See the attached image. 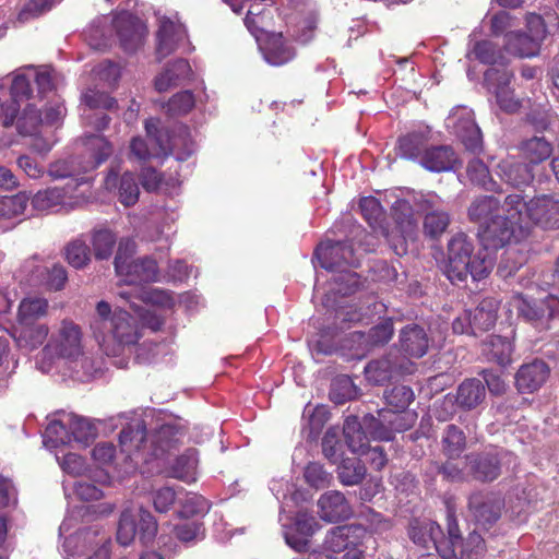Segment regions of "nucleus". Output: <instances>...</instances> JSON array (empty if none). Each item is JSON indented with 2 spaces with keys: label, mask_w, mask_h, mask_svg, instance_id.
Instances as JSON below:
<instances>
[{
  "label": "nucleus",
  "mask_w": 559,
  "mask_h": 559,
  "mask_svg": "<svg viewBox=\"0 0 559 559\" xmlns=\"http://www.w3.org/2000/svg\"><path fill=\"white\" fill-rule=\"evenodd\" d=\"M93 336L107 355L117 356L126 346L135 345L142 334L138 320L128 311L100 300L91 319Z\"/></svg>",
  "instance_id": "obj_1"
},
{
  "label": "nucleus",
  "mask_w": 559,
  "mask_h": 559,
  "mask_svg": "<svg viewBox=\"0 0 559 559\" xmlns=\"http://www.w3.org/2000/svg\"><path fill=\"white\" fill-rule=\"evenodd\" d=\"M502 210L526 225L528 235L533 226L559 229V197L557 194L543 193L526 200L523 193H510L503 200Z\"/></svg>",
  "instance_id": "obj_2"
},
{
  "label": "nucleus",
  "mask_w": 559,
  "mask_h": 559,
  "mask_svg": "<svg viewBox=\"0 0 559 559\" xmlns=\"http://www.w3.org/2000/svg\"><path fill=\"white\" fill-rule=\"evenodd\" d=\"M473 252V240L466 234L459 233L450 239L445 275L452 284L463 283L468 276L478 282L490 274L492 261Z\"/></svg>",
  "instance_id": "obj_3"
},
{
  "label": "nucleus",
  "mask_w": 559,
  "mask_h": 559,
  "mask_svg": "<svg viewBox=\"0 0 559 559\" xmlns=\"http://www.w3.org/2000/svg\"><path fill=\"white\" fill-rule=\"evenodd\" d=\"M502 211L503 215L496 214L478 228L477 236L486 250L497 251L512 240L519 242L528 237V227Z\"/></svg>",
  "instance_id": "obj_4"
},
{
  "label": "nucleus",
  "mask_w": 559,
  "mask_h": 559,
  "mask_svg": "<svg viewBox=\"0 0 559 559\" xmlns=\"http://www.w3.org/2000/svg\"><path fill=\"white\" fill-rule=\"evenodd\" d=\"M519 316L540 330H549L559 325V297L548 294L535 299L522 294L516 296Z\"/></svg>",
  "instance_id": "obj_5"
},
{
  "label": "nucleus",
  "mask_w": 559,
  "mask_h": 559,
  "mask_svg": "<svg viewBox=\"0 0 559 559\" xmlns=\"http://www.w3.org/2000/svg\"><path fill=\"white\" fill-rule=\"evenodd\" d=\"M513 78V72L506 67L489 68L484 73L486 87L495 94L499 108L507 114H514L522 106L521 99L515 97L514 90L510 86Z\"/></svg>",
  "instance_id": "obj_6"
},
{
  "label": "nucleus",
  "mask_w": 559,
  "mask_h": 559,
  "mask_svg": "<svg viewBox=\"0 0 559 559\" xmlns=\"http://www.w3.org/2000/svg\"><path fill=\"white\" fill-rule=\"evenodd\" d=\"M145 131L152 145L158 146L162 153H174L178 162L187 160L194 151V144L188 132L169 135L166 130L158 127V120H146Z\"/></svg>",
  "instance_id": "obj_7"
},
{
  "label": "nucleus",
  "mask_w": 559,
  "mask_h": 559,
  "mask_svg": "<svg viewBox=\"0 0 559 559\" xmlns=\"http://www.w3.org/2000/svg\"><path fill=\"white\" fill-rule=\"evenodd\" d=\"M447 127L467 151L479 153L483 150V134L471 109L463 107L452 111L447 119Z\"/></svg>",
  "instance_id": "obj_8"
},
{
  "label": "nucleus",
  "mask_w": 559,
  "mask_h": 559,
  "mask_svg": "<svg viewBox=\"0 0 559 559\" xmlns=\"http://www.w3.org/2000/svg\"><path fill=\"white\" fill-rule=\"evenodd\" d=\"M364 424L374 438L390 441L394 438L395 432H403L412 428L414 415L392 409H380L377 418L365 416Z\"/></svg>",
  "instance_id": "obj_9"
},
{
  "label": "nucleus",
  "mask_w": 559,
  "mask_h": 559,
  "mask_svg": "<svg viewBox=\"0 0 559 559\" xmlns=\"http://www.w3.org/2000/svg\"><path fill=\"white\" fill-rule=\"evenodd\" d=\"M316 255L321 266L329 271H346L347 267L357 266L353 246L347 241H329L316 249Z\"/></svg>",
  "instance_id": "obj_10"
},
{
  "label": "nucleus",
  "mask_w": 559,
  "mask_h": 559,
  "mask_svg": "<svg viewBox=\"0 0 559 559\" xmlns=\"http://www.w3.org/2000/svg\"><path fill=\"white\" fill-rule=\"evenodd\" d=\"M503 499L493 492H474L468 498V510L475 522L488 528L501 516Z\"/></svg>",
  "instance_id": "obj_11"
},
{
  "label": "nucleus",
  "mask_w": 559,
  "mask_h": 559,
  "mask_svg": "<svg viewBox=\"0 0 559 559\" xmlns=\"http://www.w3.org/2000/svg\"><path fill=\"white\" fill-rule=\"evenodd\" d=\"M367 536V530L360 524H345L334 526L328 531L323 540L326 551L340 554L348 549L361 547Z\"/></svg>",
  "instance_id": "obj_12"
},
{
  "label": "nucleus",
  "mask_w": 559,
  "mask_h": 559,
  "mask_svg": "<svg viewBox=\"0 0 559 559\" xmlns=\"http://www.w3.org/2000/svg\"><path fill=\"white\" fill-rule=\"evenodd\" d=\"M114 26L124 51L133 52L143 45L147 28L136 15L123 11L114 19Z\"/></svg>",
  "instance_id": "obj_13"
},
{
  "label": "nucleus",
  "mask_w": 559,
  "mask_h": 559,
  "mask_svg": "<svg viewBox=\"0 0 559 559\" xmlns=\"http://www.w3.org/2000/svg\"><path fill=\"white\" fill-rule=\"evenodd\" d=\"M121 451L130 459H141L150 462L147 430L144 420H134L128 424L119 433Z\"/></svg>",
  "instance_id": "obj_14"
},
{
  "label": "nucleus",
  "mask_w": 559,
  "mask_h": 559,
  "mask_svg": "<svg viewBox=\"0 0 559 559\" xmlns=\"http://www.w3.org/2000/svg\"><path fill=\"white\" fill-rule=\"evenodd\" d=\"M473 478L480 483H491L501 475V459L497 451L488 450L466 456Z\"/></svg>",
  "instance_id": "obj_15"
},
{
  "label": "nucleus",
  "mask_w": 559,
  "mask_h": 559,
  "mask_svg": "<svg viewBox=\"0 0 559 559\" xmlns=\"http://www.w3.org/2000/svg\"><path fill=\"white\" fill-rule=\"evenodd\" d=\"M392 216L402 233L399 242L392 248L397 255H404L407 252L406 238L412 237L417 230L412 204L405 199L396 200L392 205Z\"/></svg>",
  "instance_id": "obj_16"
},
{
  "label": "nucleus",
  "mask_w": 559,
  "mask_h": 559,
  "mask_svg": "<svg viewBox=\"0 0 559 559\" xmlns=\"http://www.w3.org/2000/svg\"><path fill=\"white\" fill-rule=\"evenodd\" d=\"M408 536L414 544L427 550L433 549L443 558L447 548L440 542V538L443 537V531L437 522L413 521L408 528Z\"/></svg>",
  "instance_id": "obj_17"
},
{
  "label": "nucleus",
  "mask_w": 559,
  "mask_h": 559,
  "mask_svg": "<svg viewBox=\"0 0 559 559\" xmlns=\"http://www.w3.org/2000/svg\"><path fill=\"white\" fill-rule=\"evenodd\" d=\"M320 518L330 523L347 520L353 509L343 492L330 490L321 495L318 500Z\"/></svg>",
  "instance_id": "obj_18"
},
{
  "label": "nucleus",
  "mask_w": 559,
  "mask_h": 559,
  "mask_svg": "<svg viewBox=\"0 0 559 559\" xmlns=\"http://www.w3.org/2000/svg\"><path fill=\"white\" fill-rule=\"evenodd\" d=\"M550 373L548 365L539 359L521 366L515 374V386L520 393H534L546 382Z\"/></svg>",
  "instance_id": "obj_19"
},
{
  "label": "nucleus",
  "mask_w": 559,
  "mask_h": 559,
  "mask_svg": "<svg viewBox=\"0 0 559 559\" xmlns=\"http://www.w3.org/2000/svg\"><path fill=\"white\" fill-rule=\"evenodd\" d=\"M496 173L502 181L514 188L530 186L535 177L533 167L528 163L518 160L515 157H507L500 160Z\"/></svg>",
  "instance_id": "obj_20"
},
{
  "label": "nucleus",
  "mask_w": 559,
  "mask_h": 559,
  "mask_svg": "<svg viewBox=\"0 0 559 559\" xmlns=\"http://www.w3.org/2000/svg\"><path fill=\"white\" fill-rule=\"evenodd\" d=\"M459 163V157L450 145L427 146L419 159V165L432 173L452 170Z\"/></svg>",
  "instance_id": "obj_21"
},
{
  "label": "nucleus",
  "mask_w": 559,
  "mask_h": 559,
  "mask_svg": "<svg viewBox=\"0 0 559 559\" xmlns=\"http://www.w3.org/2000/svg\"><path fill=\"white\" fill-rule=\"evenodd\" d=\"M118 185V199L126 207L133 206L140 195V188L133 173L126 171L120 178L118 173L110 170L105 178V188L112 190Z\"/></svg>",
  "instance_id": "obj_22"
},
{
  "label": "nucleus",
  "mask_w": 559,
  "mask_h": 559,
  "mask_svg": "<svg viewBox=\"0 0 559 559\" xmlns=\"http://www.w3.org/2000/svg\"><path fill=\"white\" fill-rule=\"evenodd\" d=\"M399 341L401 350L409 357L420 358L429 348V337L425 329L415 323L401 330Z\"/></svg>",
  "instance_id": "obj_23"
},
{
  "label": "nucleus",
  "mask_w": 559,
  "mask_h": 559,
  "mask_svg": "<svg viewBox=\"0 0 559 559\" xmlns=\"http://www.w3.org/2000/svg\"><path fill=\"white\" fill-rule=\"evenodd\" d=\"M81 343V328L71 320H62L57 337L58 354L66 358L79 356L82 350Z\"/></svg>",
  "instance_id": "obj_24"
},
{
  "label": "nucleus",
  "mask_w": 559,
  "mask_h": 559,
  "mask_svg": "<svg viewBox=\"0 0 559 559\" xmlns=\"http://www.w3.org/2000/svg\"><path fill=\"white\" fill-rule=\"evenodd\" d=\"M192 76V69L186 59H177L169 63L154 81V86L159 93L178 86Z\"/></svg>",
  "instance_id": "obj_25"
},
{
  "label": "nucleus",
  "mask_w": 559,
  "mask_h": 559,
  "mask_svg": "<svg viewBox=\"0 0 559 559\" xmlns=\"http://www.w3.org/2000/svg\"><path fill=\"white\" fill-rule=\"evenodd\" d=\"M262 51L265 61L275 67L292 61L296 56L295 49L283 37L282 33L269 35Z\"/></svg>",
  "instance_id": "obj_26"
},
{
  "label": "nucleus",
  "mask_w": 559,
  "mask_h": 559,
  "mask_svg": "<svg viewBox=\"0 0 559 559\" xmlns=\"http://www.w3.org/2000/svg\"><path fill=\"white\" fill-rule=\"evenodd\" d=\"M486 397L484 382L477 378L465 379L456 389L455 403L464 411L475 409Z\"/></svg>",
  "instance_id": "obj_27"
},
{
  "label": "nucleus",
  "mask_w": 559,
  "mask_h": 559,
  "mask_svg": "<svg viewBox=\"0 0 559 559\" xmlns=\"http://www.w3.org/2000/svg\"><path fill=\"white\" fill-rule=\"evenodd\" d=\"M48 334V325L46 323L38 322L14 326L12 336L14 337L19 347L33 350L45 343Z\"/></svg>",
  "instance_id": "obj_28"
},
{
  "label": "nucleus",
  "mask_w": 559,
  "mask_h": 559,
  "mask_svg": "<svg viewBox=\"0 0 559 559\" xmlns=\"http://www.w3.org/2000/svg\"><path fill=\"white\" fill-rule=\"evenodd\" d=\"M178 430L173 425H162L152 435L148 444L150 461L153 459H162L165 454L176 449L178 443Z\"/></svg>",
  "instance_id": "obj_29"
},
{
  "label": "nucleus",
  "mask_w": 559,
  "mask_h": 559,
  "mask_svg": "<svg viewBox=\"0 0 559 559\" xmlns=\"http://www.w3.org/2000/svg\"><path fill=\"white\" fill-rule=\"evenodd\" d=\"M500 301L491 296L483 298L477 307L471 311L472 322L477 334L489 331L497 321Z\"/></svg>",
  "instance_id": "obj_30"
},
{
  "label": "nucleus",
  "mask_w": 559,
  "mask_h": 559,
  "mask_svg": "<svg viewBox=\"0 0 559 559\" xmlns=\"http://www.w3.org/2000/svg\"><path fill=\"white\" fill-rule=\"evenodd\" d=\"M180 174L176 169L175 174L165 175L153 167H143L140 174L141 185L147 192H156L164 189L169 191L180 186Z\"/></svg>",
  "instance_id": "obj_31"
},
{
  "label": "nucleus",
  "mask_w": 559,
  "mask_h": 559,
  "mask_svg": "<svg viewBox=\"0 0 559 559\" xmlns=\"http://www.w3.org/2000/svg\"><path fill=\"white\" fill-rule=\"evenodd\" d=\"M120 276L129 284L155 282L158 277V266L156 261L148 257L135 259Z\"/></svg>",
  "instance_id": "obj_32"
},
{
  "label": "nucleus",
  "mask_w": 559,
  "mask_h": 559,
  "mask_svg": "<svg viewBox=\"0 0 559 559\" xmlns=\"http://www.w3.org/2000/svg\"><path fill=\"white\" fill-rule=\"evenodd\" d=\"M487 551L485 539L476 532L471 533L457 548L445 549L443 559H484Z\"/></svg>",
  "instance_id": "obj_33"
},
{
  "label": "nucleus",
  "mask_w": 559,
  "mask_h": 559,
  "mask_svg": "<svg viewBox=\"0 0 559 559\" xmlns=\"http://www.w3.org/2000/svg\"><path fill=\"white\" fill-rule=\"evenodd\" d=\"M49 302L41 297H26L20 301L16 325L38 323L48 313Z\"/></svg>",
  "instance_id": "obj_34"
},
{
  "label": "nucleus",
  "mask_w": 559,
  "mask_h": 559,
  "mask_svg": "<svg viewBox=\"0 0 559 559\" xmlns=\"http://www.w3.org/2000/svg\"><path fill=\"white\" fill-rule=\"evenodd\" d=\"M540 41L534 36L522 32H511L506 35L504 48L509 53L521 58L534 57L538 53Z\"/></svg>",
  "instance_id": "obj_35"
},
{
  "label": "nucleus",
  "mask_w": 559,
  "mask_h": 559,
  "mask_svg": "<svg viewBox=\"0 0 559 559\" xmlns=\"http://www.w3.org/2000/svg\"><path fill=\"white\" fill-rule=\"evenodd\" d=\"M428 146V138L421 132H409L397 140L396 152L401 158L418 162Z\"/></svg>",
  "instance_id": "obj_36"
},
{
  "label": "nucleus",
  "mask_w": 559,
  "mask_h": 559,
  "mask_svg": "<svg viewBox=\"0 0 559 559\" xmlns=\"http://www.w3.org/2000/svg\"><path fill=\"white\" fill-rule=\"evenodd\" d=\"M519 148L524 159L532 167L547 160L554 151L552 144L544 136H533L524 140Z\"/></svg>",
  "instance_id": "obj_37"
},
{
  "label": "nucleus",
  "mask_w": 559,
  "mask_h": 559,
  "mask_svg": "<svg viewBox=\"0 0 559 559\" xmlns=\"http://www.w3.org/2000/svg\"><path fill=\"white\" fill-rule=\"evenodd\" d=\"M502 205L503 202L493 195H479L472 201L467 215L471 222L483 225L493 217Z\"/></svg>",
  "instance_id": "obj_38"
},
{
  "label": "nucleus",
  "mask_w": 559,
  "mask_h": 559,
  "mask_svg": "<svg viewBox=\"0 0 559 559\" xmlns=\"http://www.w3.org/2000/svg\"><path fill=\"white\" fill-rule=\"evenodd\" d=\"M514 346L510 338L501 335H490L485 343L484 352L488 360L506 367L512 361Z\"/></svg>",
  "instance_id": "obj_39"
},
{
  "label": "nucleus",
  "mask_w": 559,
  "mask_h": 559,
  "mask_svg": "<svg viewBox=\"0 0 559 559\" xmlns=\"http://www.w3.org/2000/svg\"><path fill=\"white\" fill-rule=\"evenodd\" d=\"M343 433L345 443L353 453H366L369 445V439L356 416H349L345 419Z\"/></svg>",
  "instance_id": "obj_40"
},
{
  "label": "nucleus",
  "mask_w": 559,
  "mask_h": 559,
  "mask_svg": "<svg viewBox=\"0 0 559 559\" xmlns=\"http://www.w3.org/2000/svg\"><path fill=\"white\" fill-rule=\"evenodd\" d=\"M466 176L474 186L487 191H499V185L492 179L488 166L479 158H473L468 162Z\"/></svg>",
  "instance_id": "obj_41"
},
{
  "label": "nucleus",
  "mask_w": 559,
  "mask_h": 559,
  "mask_svg": "<svg viewBox=\"0 0 559 559\" xmlns=\"http://www.w3.org/2000/svg\"><path fill=\"white\" fill-rule=\"evenodd\" d=\"M181 37L178 26L167 20L163 21L157 32L158 45L156 52L159 59H164L174 52L177 48V43Z\"/></svg>",
  "instance_id": "obj_42"
},
{
  "label": "nucleus",
  "mask_w": 559,
  "mask_h": 559,
  "mask_svg": "<svg viewBox=\"0 0 559 559\" xmlns=\"http://www.w3.org/2000/svg\"><path fill=\"white\" fill-rule=\"evenodd\" d=\"M198 467L197 451L188 449L181 455L177 456L171 465V476L186 483L195 480Z\"/></svg>",
  "instance_id": "obj_43"
},
{
  "label": "nucleus",
  "mask_w": 559,
  "mask_h": 559,
  "mask_svg": "<svg viewBox=\"0 0 559 559\" xmlns=\"http://www.w3.org/2000/svg\"><path fill=\"white\" fill-rule=\"evenodd\" d=\"M174 536L183 544H191L202 540L205 536L204 523L198 519L181 521L173 527Z\"/></svg>",
  "instance_id": "obj_44"
},
{
  "label": "nucleus",
  "mask_w": 559,
  "mask_h": 559,
  "mask_svg": "<svg viewBox=\"0 0 559 559\" xmlns=\"http://www.w3.org/2000/svg\"><path fill=\"white\" fill-rule=\"evenodd\" d=\"M16 129L21 135H36L39 127L43 126L41 110L35 104H27L21 116H16Z\"/></svg>",
  "instance_id": "obj_45"
},
{
  "label": "nucleus",
  "mask_w": 559,
  "mask_h": 559,
  "mask_svg": "<svg viewBox=\"0 0 559 559\" xmlns=\"http://www.w3.org/2000/svg\"><path fill=\"white\" fill-rule=\"evenodd\" d=\"M444 454L453 460L459 457L466 448L464 431L456 425H448L442 438Z\"/></svg>",
  "instance_id": "obj_46"
},
{
  "label": "nucleus",
  "mask_w": 559,
  "mask_h": 559,
  "mask_svg": "<svg viewBox=\"0 0 559 559\" xmlns=\"http://www.w3.org/2000/svg\"><path fill=\"white\" fill-rule=\"evenodd\" d=\"M367 473L365 464L361 460L344 459L338 466V479L345 486L358 485L362 481Z\"/></svg>",
  "instance_id": "obj_47"
},
{
  "label": "nucleus",
  "mask_w": 559,
  "mask_h": 559,
  "mask_svg": "<svg viewBox=\"0 0 559 559\" xmlns=\"http://www.w3.org/2000/svg\"><path fill=\"white\" fill-rule=\"evenodd\" d=\"M29 197L25 192L0 197V218L11 219L25 214Z\"/></svg>",
  "instance_id": "obj_48"
},
{
  "label": "nucleus",
  "mask_w": 559,
  "mask_h": 559,
  "mask_svg": "<svg viewBox=\"0 0 559 559\" xmlns=\"http://www.w3.org/2000/svg\"><path fill=\"white\" fill-rule=\"evenodd\" d=\"M93 253L96 260H108L117 242L116 235L109 229H97L92 234Z\"/></svg>",
  "instance_id": "obj_49"
},
{
  "label": "nucleus",
  "mask_w": 559,
  "mask_h": 559,
  "mask_svg": "<svg viewBox=\"0 0 559 559\" xmlns=\"http://www.w3.org/2000/svg\"><path fill=\"white\" fill-rule=\"evenodd\" d=\"M67 262L74 269H84L91 262V249L81 238L70 241L64 248Z\"/></svg>",
  "instance_id": "obj_50"
},
{
  "label": "nucleus",
  "mask_w": 559,
  "mask_h": 559,
  "mask_svg": "<svg viewBox=\"0 0 559 559\" xmlns=\"http://www.w3.org/2000/svg\"><path fill=\"white\" fill-rule=\"evenodd\" d=\"M384 399L386 404L399 413H404L415 399L413 389L408 385L396 384L385 390Z\"/></svg>",
  "instance_id": "obj_51"
},
{
  "label": "nucleus",
  "mask_w": 559,
  "mask_h": 559,
  "mask_svg": "<svg viewBox=\"0 0 559 559\" xmlns=\"http://www.w3.org/2000/svg\"><path fill=\"white\" fill-rule=\"evenodd\" d=\"M85 145L93 159L91 168H97L105 163L112 154L111 144L103 135H90L86 138Z\"/></svg>",
  "instance_id": "obj_52"
},
{
  "label": "nucleus",
  "mask_w": 559,
  "mask_h": 559,
  "mask_svg": "<svg viewBox=\"0 0 559 559\" xmlns=\"http://www.w3.org/2000/svg\"><path fill=\"white\" fill-rule=\"evenodd\" d=\"M195 105L194 94L191 91H181L175 94L164 105L166 114L170 117H180L189 114Z\"/></svg>",
  "instance_id": "obj_53"
},
{
  "label": "nucleus",
  "mask_w": 559,
  "mask_h": 559,
  "mask_svg": "<svg viewBox=\"0 0 559 559\" xmlns=\"http://www.w3.org/2000/svg\"><path fill=\"white\" fill-rule=\"evenodd\" d=\"M450 224L449 213L443 210L428 211L424 217V233L429 238H438Z\"/></svg>",
  "instance_id": "obj_54"
},
{
  "label": "nucleus",
  "mask_w": 559,
  "mask_h": 559,
  "mask_svg": "<svg viewBox=\"0 0 559 559\" xmlns=\"http://www.w3.org/2000/svg\"><path fill=\"white\" fill-rule=\"evenodd\" d=\"M210 508L209 501L203 496L190 493L180 502V510L177 514L180 519L190 520V518L205 515L210 511Z\"/></svg>",
  "instance_id": "obj_55"
},
{
  "label": "nucleus",
  "mask_w": 559,
  "mask_h": 559,
  "mask_svg": "<svg viewBox=\"0 0 559 559\" xmlns=\"http://www.w3.org/2000/svg\"><path fill=\"white\" fill-rule=\"evenodd\" d=\"M474 55L476 59L484 64L504 66L506 58L497 44L490 40L477 41L474 46Z\"/></svg>",
  "instance_id": "obj_56"
},
{
  "label": "nucleus",
  "mask_w": 559,
  "mask_h": 559,
  "mask_svg": "<svg viewBox=\"0 0 559 559\" xmlns=\"http://www.w3.org/2000/svg\"><path fill=\"white\" fill-rule=\"evenodd\" d=\"M271 17V11L265 8H260V4H251L245 24L252 35L259 37L260 34L266 32L267 19Z\"/></svg>",
  "instance_id": "obj_57"
},
{
  "label": "nucleus",
  "mask_w": 559,
  "mask_h": 559,
  "mask_svg": "<svg viewBox=\"0 0 559 559\" xmlns=\"http://www.w3.org/2000/svg\"><path fill=\"white\" fill-rule=\"evenodd\" d=\"M136 523L138 536L142 544L152 543L158 532V523L155 516L144 508L139 509V520Z\"/></svg>",
  "instance_id": "obj_58"
},
{
  "label": "nucleus",
  "mask_w": 559,
  "mask_h": 559,
  "mask_svg": "<svg viewBox=\"0 0 559 559\" xmlns=\"http://www.w3.org/2000/svg\"><path fill=\"white\" fill-rule=\"evenodd\" d=\"M68 427L71 436V440L76 442L88 444L96 436L95 427L85 418L78 416H70Z\"/></svg>",
  "instance_id": "obj_59"
},
{
  "label": "nucleus",
  "mask_w": 559,
  "mask_h": 559,
  "mask_svg": "<svg viewBox=\"0 0 559 559\" xmlns=\"http://www.w3.org/2000/svg\"><path fill=\"white\" fill-rule=\"evenodd\" d=\"M135 242L130 238H122L118 243L117 253L115 255L114 265L118 276H120L127 267L135 260Z\"/></svg>",
  "instance_id": "obj_60"
},
{
  "label": "nucleus",
  "mask_w": 559,
  "mask_h": 559,
  "mask_svg": "<svg viewBox=\"0 0 559 559\" xmlns=\"http://www.w3.org/2000/svg\"><path fill=\"white\" fill-rule=\"evenodd\" d=\"M304 477L306 483L316 489H322L330 485L332 480V474L326 472L318 462H310L305 467Z\"/></svg>",
  "instance_id": "obj_61"
},
{
  "label": "nucleus",
  "mask_w": 559,
  "mask_h": 559,
  "mask_svg": "<svg viewBox=\"0 0 559 559\" xmlns=\"http://www.w3.org/2000/svg\"><path fill=\"white\" fill-rule=\"evenodd\" d=\"M447 532L448 535L443 534V537L440 538V542L443 544L442 546L448 549L457 548V545L462 544L463 538L459 527L455 511L451 507H448L447 509Z\"/></svg>",
  "instance_id": "obj_62"
},
{
  "label": "nucleus",
  "mask_w": 559,
  "mask_h": 559,
  "mask_svg": "<svg viewBox=\"0 0 559 559\" xmlns=\"http://www.w3.org/2000/svg\"><path fill=\"white\" fill-rule=\"evenodd\" d=\"M359 209L364 218L370 226H376L384 218V212L379 200L374 197H365L359 201Z\"/></svg>",
  "instance_id": "obj_63"
},
{
  "label": "nucleus",
  "mask_w": 559,
  "mask_h": 559,
  "mask_svg": "<svg viewBox=\"0 0 559 559\" xmlns=\"http://www.w3.org/2000/svg\"><path fill=\"white\" fill-rule=\"evenodd\" d=\"M32 75L25 73L16 74L12 80L10 87L11 98L8 100L20 105V100L29 99L32 96Z\"/></svg>",
  "instance_id": "obj_64"
}]
</instances>
